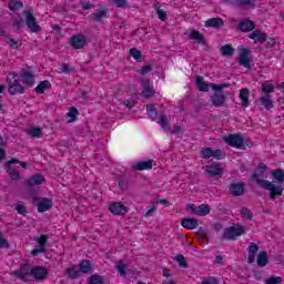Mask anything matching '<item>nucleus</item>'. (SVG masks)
<instances>
[{"instance_id": "13", "label": "nucleus", "mask_w": 284, "mask_h": 284, "mask_svg": "<svg viewBox=\"0 0 284 284\" xmlns=\"http://www.w3.org/2000/svg\"><path fill=\"white\" fill-rule=\"evenodd\" d=\"M141 87L143 89L141 92V95L144 99H152V97H154V94L156 93V91L154 90V87L152 85V83L148 78H143L141 80Z\"/></svg>"}, {"instance_id": "48", "label": "nucleus", "mask_w": 284, "mask_h": 284, "mask_svg": "<svg viewBox=\"0 0 284 284\" xmlns=\"http://www.w3.org/2000/svg\"><path fill=\"white\" fill-rule=\"evenodd\" d=\"M8 45L12 49V50H19V48H21L22 42L21 40H16L14 38H10L8 40Z\"/></svg>"}, {"instance_id": "37", "label": "nucleus", "mask_w": 284, "mask_h": 284, "mask_svg": "<svg viewBox=\"0 0 284 284\" xmlns=\"http://www.w3.org/2000/svg\"><path fill=\"white\" fill-rule=\"evenodd\" d=\"M146 113L149 115V119H151V121H156L159 116V111H156V108H154V104L146 105Z\"/></svg>"}, {"instance_id": "20", "label": "nucleus", "mask_w": 284, "mask_h": 284, "mask_svg": "<svg viewBox=\"0 0 284 284\" xmlns=\"http://www.w3.org/2000/svg\"><path fill=\"white\" fill-rule=\"evenodd\" d=\"M221 150H212V148H204L201 150V156L202 159H217V161H221Z\"/></svg>"}, {"instance_id": "61", "label": "nucleus", "mask_w": 284, "mask_h": 284, "mask_svg": "<svg viewBox=\"0 0 284 284\" xmlns=\"http://www.w3.org/2000/svg\"><path fill=\"white\" fill-rule=\"evenodd\" d=\"M113 3L116 8H125L126 6H130V1L128 0H113Z\"/></svg>"}, {"instance_id": "56", "label": "nucleus", "mask_w": 284, "mask_h": 284, "mask_svg": "<svg viewBox=\"0 0 284 284\" xmlns=\"http://www.w3.org/2000/svg\"><path fill=\"white\" fill-rule=\"evenodd\" d=\"M80 6H81L82 10H92V8H94V4H92V2H90V0H81Z\"/></svg>"}, {"instance_id": "11", "label": "nucleus", "mask_w": 284, "mask_h": 284, "mask_svg": "<svg viewBox=\"0 0 284 284\" xmlns=\"http://www.w3.org/2000/svg\"><path fill=\"white\" fill-rule=\"evenodd\" d=\"M250 54H252V51L247 48H241L240 54L237 57V63L242 65L243 68H246V70H250L252 68V60L250 59Z\"/></svg>"}, {"instance_id": "21", "label": "nucleus", "mask_w": 284, "mask_h": 284, "mask_svg": "<svg viewBox=\"0 0 284 284\" xmlns=\"http://www.w3.org/2000/svg\"><path fill=\"white\" fill-rule=\"evenodd\" d=\"M31 276L36 281H44V278H48V270L43 266H32Z\"/></svg>"}, {"instance_id": "54", "label": "nucleus", "mask_w": 284, "mask_h": 284, "mask_svg": "<svg viewBox=\"0 0 284 284\" xmlns=\"http://www.w3.org/2000/svg\"><path fill=\"white\" fill-rule=\"evenodd\" d=\"M156 212V202H152L151 207L144 213L145 219L152 217V215Z\"/></svg>"}, {"instance_id": "29", "label": "nucleus", "mask_w": 284, "mask_h": 284, "mask_svg": "<svg viewBox=\"0 0 284 284\" xmlns=\"http://www.w3.org/2000/svg\"><path fill=\"white\" fill-rule=\"evenodd\" d=\"M79 272L81 274H92V263L90 260H82L78 265Z\"/></svg>"}, {"instance_id": "46", "label": "nucleus", "mask_w": 284, "mask_h": 284, "mask_svg": "<svg viewBox=\"0 0 284 284\" xmlns=\"http://www.w3.org/2000/svg\"><path fill=\"white\" fill-rule=\"evenodd\" d=\"M115 270L119 272L120 276H125L128 274V266L121 260L118 262Z\"/></svg>"}, {"instance_id": "22", "label": "nucleus", "mask_w": 284, "mask_h": 284, "mask_svg": "<svg viewBox=\"0 0 284 284\" xmlns=\"http://www.w3.org/2000/svg\"><path fill=\"white\" fill-rule=\"evenodd\" d=\"M45 182V178L41 175V173H36L33 176H30L29 179L26 180V184L29 187H34L37 185H43Z\"/></svg>"}, {"instance_id": "32", "label": "nucleus", "mask_w": 284, "mask_h": 284, "mask_svg": "<svg viewBox=\"0 0 284 284\" xmlns=\"http://www.w3.org/2000/svg\"><path fill=\"white\" fill-rule=\"evenodd\" d=\"M257 267H265L270 263V255L267 251H261L256 257Z\"/></svg>"}, {"instance_id": "14", "label": "nucleus", "mask_w": 284, "mask_h": 284, "mask_svg": "<svg viewBox=\"0 0 284 284\" xmlns=\"http://www.w3.org/2000/svg\"><path fill=\"white\" fill-rule=\"evenodd\" d=\"M105 19H110V11L105 7L95 9L94 12L91 14V20L95 23H103Z\"/></svg>"}, {"instance_id": "35", "label": "nucleus", "mask_w": 284, "mask_h": 284, "mask_svg": "<svg viewBox=\"0 0 284 284\" xmlns=\"http://www.w3.org/2000/svg\"><path fill=\"white\" fill-rule=\"evenodd\" d=\"M260 101L265 110H272V108H274V102L272 101L271 94H264V97H262Z\"/></svg>"}, {"instance_id": "44", "label": "nucleus", "mask_w": 284, "mask_h": 284, "mask_svg": "<svg viewBox=\"0 0 284 284\" xmlns=\"http://www.w3.org/2000/svg\"><path fill=\"white\" fill-rule=\"evenodd\" d=\"M129 54L130 57H132V59H134L135 61H141V59H143V53L141 52V50L136 49V48H131L129 50Z\"/></svg>"}, {"instance_id": "38", "label": "nucleus", "mask_w": 284, "mask_h": 284, "mask_svg": "<svg viewBox=\"0 0 284 284\" xmlns=\"http://www.w3.org/2000/svg\"><path fill=\"white\" fill-rule=\"evenodd\" d=\"M8 8L11 12H17V10H21V8H23V2L21 0H10Z\"/></svg>"}, {"instance_id": "16", "label": "nucleus", "mask_w": 284, "mask_h": 284, "mask_svg": "<svg viewBox=\"0 0 284 284\" xmlns=\"http://www.w3.org/2000/svg\"><path fill=\"white\" fill-rule=\"evenodd\" d=\"M20 79L27 88H32V85H34V72L30 69H22L20 72Z\"/></svg>"}, {"instance_id": "5", "label": "nucleus", "mask_w": 284, "mask_h": 284, "mask_svg": "<svg viewBox=\"0 0 284 284\" xmlns=\"http://www.w3.org/2000/svg\"><path fill=\"white\" fill-rule=\"evenodd\" d=\"M9 77H11L7 78L9 93H11L13 97L16 94H26V88L21 85V79L19 78V74L9 73Z\"/></svg>"}, {"instance_id": "53", "label": "nucleus", "mask_w": 284, "mask_h": 284, "mask_svg": "<svg viewBox=\"0 0 284 284\" xmlns=\"http://www.w3.org/2000/svg\"><path fill=\"white\" fill-rule=\"evenodd\" d=\"M175 261L179 263L180 267L187 268V262H185V256H183V254L176 255Z\"/></svg>"}, {"instance_id": "47", "label": "nucleus", "mask_w": 284, "mask_h": 284, "mask_svg": "<svg viewBox=\"0 0 284 284\" xmlns=\"http://www.w3.org/2000/svg\"><path fill=\"white\" fill-rule=\"evenodd\" d=\"M255 0H237L235 8H254Z\"/></svg>"}, {"instance_id": "52", "label": "nucleus", "mask_w": 284, "mask_h": 284, "mask_svg": "<svg viewBox=\"0 0 284 284\" xmlns=\"http://www.w3.org/2000/svg\"><path fill=\"white\" fill-rule=\"evenodd\" d=\"M89 284H103V277L98 274L91 275L89 278Z\"/></svg>"}, {"instance_id": "23", "label": "nucleus", "mask_w": 284, "mask_h": 284, "mask_svg": "<svg viewBox=\"0 0 284 284\" xmlns=\"http://www.w3.org/2000/svg\"><path fill=\"white\" fill-rule=\"evenodd\" d=\"M153 160L138 161L132 165L134 172H143L145 170H152Z\"/></svg>"}, {"instance_id": "58", "label": "nucleus", "mask_w": 284, "mask_h": 284, "mask_svg": "<svg viewBox=\"0 0 284 284\" xmlns=\"http://www.w3.org/2000/svg\"><path fill=\"white\" fill-rule=\"evenodd\" d=\"M201 284H219V278L215 276H209L202 280Z\"/></svg>"}, {"instance_id": "2", "label": "nucleus", "mask_w": 284, "mask_h": 284, "mask_svg": "<svg viewBox=\"0 0 284 284\" xmlns=\"http://www.w3.org/2000/svg\"><path fill=\"white\" fill-rule=\"evenodd\" d=\"M12 165H20V168H22L23 170H28V163L17 158H12L11 160L6 162L7 173L10 176L11 181H19V179H21V172Z\"/></svg>"}, {"instance_id": "8", "label": "nucleus", "mask_w": 284, "mask_h": 284, "mask_svg": "<svg viewBox=\"0 0 284 284\" xmlns=\"http://www.w3.org/2000/svg\"><path fill=\"white\" fill-rule=\"evenodd\" d=\"M186 212L195 216H207V214L212 212V209L209 204H201L197 206L196 204L189 203L186 204Z\"/></svg>"}, {"instance_id": "36", "label": "nucleus", "mask_w": 284, "mask_h": 284, "mask_svg": "<svg viewBox=\"0 0 284 284\" xmlns=\"http://www.w3.org/2000/svg\"><path fill=\"white\" fill-rule=\"evenodd\" d=\"M77 116H79V109H77V106H71L67 113V118L69 119L68 123H74Z\"/></svg>"}, {"instance_id": "41", "label": "nucleus", "mask_w": 284, "mask_h": 284, "mask_svg": "<svg viewBox=\"0 0 284 284\" xmlns=\"http://www.w3.org/2000/svg\"><path fill=\"white\" fill-rule=\"evenodd\" d=\"M158 123L164 131L170 132V130H172V126H170V121H168V118H165V115H161Z\"/></svg>"}, {"instance_id": "33", "label": "nucleus", "mask_w": 284, "mask_h": 284, "mask_svg": "<svg viewBox=\"0 0 284 284\" xmlns=\"http://www.w3.org/2000/svg\"><path fill=\"white\" fill-rule=\"evenodd\" d=\"M50 88H52L50 80H43L36 87L34 92L36 94H44L45 90H50Z\"/></svg>"}, {"instance_id": "57", "label": "nucleus", "mask_w": 284, "mask_h": 284, "mask_svg": "<svg viewBox=\"0 0 284 284\" xmlns=\"http://www.w3.org/2000/svg\"><path fill=\"white\" fill-rule=\"evenodd\" d=\"M16 212H18V214H21V216H26V214H28V207H26L24 204H18L16 206Z\"/></svg>"}, {"instance_id": "6", "label": "nucleus", "mask_w": 284, "mask_h": 284, "mask_svg": "<svg viewBox=\"0 0 284 284\" xmlns=\"http://www.w3.org/2000/svg\"><path fill=\"white\" fill-rule=\"evenodd\" d=\"M243 234H245V229H243V225L236 224L224 230V233L222 234V240L236 241V239H239V236H243Z\"/></svg>"}, {"instance_id": "40", "label": "nucleus", "mask_w": 284, "mask_h": 284, "mask_svg": "<svg viewBox=\"0 0 284 284\" xmlns=\"http://www.w3.org/2000/svg\"><path fill=\"white\" fill-rule=\"evenodd\" d=\"M80 271L77 270V266H71L65 268L64 274H67V276H69L70 278H79V276H81V274L79 273Z\"/></svg>"}, {"instance_id": "18", "label": "nucleus", "mask_w": 284, "mask_h": 284, "mask_svg": "<svg viewBox=\"0 0 284 284\" xmlns=\"http://www.w3.org/2000/svg\"><path fill=\"white\" fill-rule=\"evenodd\" d=\"M204 174H207V176H223V169L221 168V164H209L203 168Z\"/></svg>"}, {"instance_id": "45", "label": "nucleus", "mask_w": 284, "mask_h": 284, "mask_svg": "<svg viewBox=\"0 0 284 284\" xmlns=\"http://www.w3.org/2000/svg\"><path fill=\"white\" fill-rule=\"evenodd\" d=\"M220 50L223 57H232V54H234V48L232 47V44H225L221 47Z\"/></svg>"}, {"instance_id": "63", "label": "nucleus", "mask_w": 284, "mask_h": 284, "mask_svg": "<svg viewBox=\"0 0 284 284\" xmlns=\"http://www.w3.org/2000/svg\"><path fill=\"white\" fill-rule=\"evenodd\" d=\"M21 18H16L12 21V26L13 28H16L17 30H21V28H23V26L21 24Z\"/></svg>"}, {"instance_id": "4", "label": "nucleus", "mask_w": 284, "mask_h": 284, "mask_svg": "<svg viewBox=\"0 0 284 284\" xmlns=\"http://www.w3.org/2000/svg\"><path fill=\"white\" fill-rule=\"evenodd\" d=\"M22 16L24 17V22L27 26V30H29L33 34H38L41 30V26L39 24V20L32 10L22 11Z\"/></svg>"}, {"instance_id": "17", "label": "nucleus", "mask_w": 284, "mask_h": 284, "mask_svg": "<svg viewBox=\"0 0 284 284\" xmlns=\"http://www.w3.org/2000/svg\"><path fill=\"white\" fill-rule=\"evenodd\" d=\"M248 39H251L254 43H265L267 41V33L261 31L260 29L253 30L247 34Z\"/></svg>"}, {"instance_id": "27", "label": "nucleus", "mask_w": 284, "mask_h": 284, "mask_svg": "<svg viewBox=\"0 0 284 284\" xmlns=\"http://www.w3.org/2000/svg\"><path fill=\"white\" fill-rule=\"evenodd\" d=\"M247 250H248L247 263L252 265L254 261H256V254L258 253V244L251 243Z\"/></svg>"}, {"instance_id": "25", "label": "nucleus", "mask_w": 284, "mask_h": 284, "mask_svg": "<svg viewBox=\"0 0 284 284\" xmlns=\"http://www.w3.org/2000/svg\"><path fill=\"white\" fill-rule=\"evenodd\" d=\"M256 29V24L252 20H242L237 26L240 32H253Z\"/></svg>"}, {"instance_id": "49", "label": "nucleus", "mask_w": 284, "mask_h": 284, "mask_svg": "<svg viewBox=\"0 0 284 284\" xmlns=\"http://www.w3.org/2000/svg\"><path fill=\"white\" fill-rule=\"evenodd\" d=\"M265 284H281L283 283V277L281 276H271V277H267L265 281H264Z\"/></svg>"}, {"instance_id": "59", "label": "nucleus", "mask_w": 284, "mask_h": 284, "mask_svg": "<svg viewBox=\"0 0 284 284\" xmlns=\"http://www.w3.org/2000/svg\"><path fill=\"white\" fill-rule=\"evenodd\" d=\"M266 170H267V165L265 163H260L257 165L256 172H254V174H257V176L263 175Z\"/></svg>"}, {"instance_id": "55", "label": "nucleus", "mask_w": 284, "mask_h": 284, "mask_svg": "<svg viewBox=\"0 0 284 284\" xmlns=\"http://www.w3.org/2000/svg\"><path fill=\"white\" fill-rule=\"evenodd\" d=\"M156 14H158V18L160 19V21H168V12H165V10L158 8Z\"/></svg>"}, {"instance_id": "42", "label": "nucleus", "mask_w": 284, "mask_h": 284, "mask_svg": "<svg viewBox=\"0 0 284 284\" xmlns=\"http://www.w3.org/2000/svg\"><path fill=\"white\" fill-rule=\"evenodd\" d=\"M240 214L242 219H245L246 221H252V219H254V213L248 207H242Z\"/></svg>"}, {"instance_id": "34", "label": "nucleus", "mask_w": 284, "mask_h": 284, "mask_svg": "<svg viewBox=\"0 0 284 284\" xmlns=\"http://www.w3.org/2000/svg\"><path fill=\"white\" fill-rule=\"evenodd\" d=\"M240 99L244 108H250V90L247 88H243L240 91Z\"/></svg>"}, {"instance_id": "12", "label": "nucleus", "mask_w": 284, "mask_h": 284, "mask_svg": "<svg viewBox=\"0 0 284 284\" xmlns=\"http://www.w3.org/2000/svg\"><path fill=\"white\" fill-rule=\"evenodd\" d=\"M69 43L73 50H83V48H85L88 43V39L85 38L84 34H81V33L73 34L70 38Z\"/></svg>"}, {"instance_id": "19", "label": "nucleus", "mask_w": 284, "mask_h": 284, "mask_svg": "<svg viewBox=\"0 0 284 284\" xmlns=\"http://www.w3.org/2000/svg\"><path fill=\"white\" fill-rule=\"evenodd\" d=\"M229 192L233 196H243V194H245V183L232 182L229 186Z\"/></svg>"}, {"instance_id": "64", "label": "nucleus", "mask_w": 284, "mask_h": 284, "mask_svg": "<svg viewBox=\"0 0 284 284\" xmlns=\"http://www.w3.org/2000/svg\"><path fill=\"white\" fill-rule=\"evenodd\" d=\"M266 48H274L276 45V39L274 38H268L266 34Z\"/></svg>"}, {"instance_id": "60", "label": "nucleus", "mask_w": 284, "mask_h": 284, "mask_svg": "<svg viewBox=\"0 0 284 284\" xmlns=\"http://www.w3.org/2000/svg\"><path fill=\"white\" fill-rule=\"evenodd\" d=\"M3 247H10V242H8V240L3 237V232L0 231V248Z\"/></svg>"}, {"instance_id": "31", "label": "nucleus", "mask_w": 284, "mask_h": 284, "mask_svg": "<svg viewBox=\"0 0 284 284\" xmlns=\"http://www.w3.org/2000/svg\"><path fill=\"white\" fill-rule=\"evenodd\" d=\"M189 37L190 39H192V41H196V43H200V45H205V43H207V40H205V36H203V33L197 30H192Z\"/></svg>"}, {"instance_id": "15", "label": "nucleus", "mask_w": 284, "mask_h": 284, "mask_svg": "<svg viewBox=\"0 0 284 284\" xmlns=\"http://www.w3.org/2000/svg\"><path fill=\"white\" fill-rule=\"evenodd\" d=\"M109 212L114 216H123L128 214V206H125L123 202H111Z\"/></svg>"}, {"instance_id": "3", "label": "nucleus", "mask_w": 284, "mask_h": 284, "mask_svg": "<svg viewBox=\"0 0 284 284\" xmlns=\"http://www.w3.org/2000/svg\"><path fill=\"white\" fill-rule=\"evenodd\" d=\"M195 84L197 85V90L200 92H210V88L213 90V92H221V90H225V88H230V83H207L205 82V78L202 75H197L195 78Z\"/></svg>"}, {"instance_id": "9", "label": "nucleus", "mask_w": 284, "mask_h": 284, "mask_svg": "<svg viewBox=\"0 0 284 284\" xmlns=\"http://www.w3.org/2000/svg\"><path fill=\"white\" fill-rule=\"evenodd\" d=\"M12 276H16V278H19L23 283H28L29 280L27 276H32V266L28 263L21 264L20 268L12 273Z\"/></svg>"}, {"instance_id": "10", "label": "nucleus", "mask_w": 284, "mask_h": 284, "mask_svg": "<svg viewBox=\"0 0 284 284\" xmlns=\"http://www.w3.org/2000/svg\"><path fill=\"white\" fill-rule=\"evenodd\" d=\"M48 241H50V236L41 234L37 240L39 247L31 251V256H39V254L45 253L48 250Z\"/></svg>"}, {"instance_id": "51", "label": "nucleus", "mask_w": 284, "mask_h": 284, "mask_svg": "<svg viewBox=\"0 0 284 284\" xmlns=\"http://www.w3.org/2000/svg\"><path fill=\"white\" fill-rule=\"evenodd\" d=\"M154 68H152L151 64H145L144 67L139 69L136 72L138 74H141L142 77H144V74H150V72H152Z\"/></svg>"}, {"instance_id": "62", "label": "nucleus", "mask_w": 284, "mask_h": 284, "mask_svg": "<svg viewBox=\"0 0 284 284\" xmlns=\"http://www.w3.org/2000/svg\"><path fill=\"white\" fill-rule=\"evenodd\" d=\"M60 71L62 72V74H70L72 73V68L70 67V64L63 63L60 68Z\"/></svg>"}, {"instance_id": "26", "label": "nucleus", "mask_w": 284, "mask_h": 284, "mask_svg": "<svg viewBox=\"0 0 284 284\" xmlns=\"http://www.w3.org/2000/svg\"><path fill=\"white\" fill-rule=\"evenodd\" d=\"M225 94L222 93H215L211 97V102L214 108H223L225 105Z\"/></svg>"}, {"instance_id": "7", "label": "nucleus", "mask_w": 284, "mask_h": 284, "mask_svg": "<svg viewBox=\"0 0 284 284\" xmlns=\"http://www.w3.org/2000/svg\"><path fill=\"white\" fill-rule=\"evenodd\" d=\"M226 145L230 148H235V150H245V138L241 134H229L223 138Z\"/></svg>"}, {"instance_id": "1", "label": "nucleus", "mask_w": 284, "mask_h": 284, "mask_svg": "<svg viewBox=\"0 0 284 284\" xmlns=\"http://www.w3.org/2000/svg\"><path fill=\"white\" fill-rule=\"evenodd\" d=\"M258 173H253L252 179L257 183V185H261L263 190H267L270 193V199L274 201L276 196H283L284 186L283 185H275L273 182L267 180H261L258 178Z\"/></svg>"}, {"instance_id": "50", "label": "nucleus", "mask_w": 284, "mask_h": 284, "mask_svg": "<svg viewBox=\"0 0 284 284\" xmlns=\"http://www.w3.org/2000/svg\"><path fill=\"white\" fill-rule=\"evenodd\" d=\"M262 92L264 94H272V92H274V84L267 83V82L263 83L262 84Z\"/></svg>"}, {"instance_id": "28", "label": "nucleus", "mask_w": 284, "mask_h": 284, "mask_svg": "<svg viewBox=\"0 0 284 284\" xmlns=\"http://www.w3.org/2000/svg\"><path fill=\"white\" fill-rule=\"evenodd\" d=\"M181 225L185 230H196V227H199V220L192 217H184L181 222Z\"/></svg>"}, {"instance_id": "39", "label": "nucleus", "mask_w": 284, "mask_h": 284, "mask_svg": "<svg viewBox=\"0 0 284 284\" xmlns=\"http://www.w3.org/2000/svg\"><path fill=\"white\" fill-rule=\"evenodd\" d=\"M272 176L274 181L277 183H283L284 182V171L283 169H275L272 171Z\"/></svg>"}, {"instance_id": "43", "label": "nucleus", "mask_w": 284, "mask_h": 284, "mask_svg": "<svg viewBox=\"0 0 284 284\" xmlns=\"http://www.w3.org/2000/svg\"><path fill=\"white\" fill-rule=\"evenodd\" d=\"M29 134L33 139H41L43 136V129H41L39 126L31 128L29 130Z\"/></svg>"}, {"instance_id": "30", "label": "nucleus", "mask_w": 284, "mask_h": 284, "mask_svg": "<svg viewBox=\"0 0 284 284\" xmlns=\"http://www.w3.org/2000/svg\"><path fill=\"white\" fill-rule=\"evenodd\" d=\"M205 28H223L225 26V21L221 18H210L204 22Z\"/></svg>"}, {"instance_id": "24", "label": "nucleus", "mask_w": 284, "mask_h": 284, "mask_svg": "<svg viewBox=\"0 0 284 284\" xmlns=\"http://www.w3.org/2000/svg\"><path fill=\"white\" fill-rule=\"evenodd\" d=\"M37 207H38L39 214H43V212H48L49 210L52 209V199L42 197L38 202Z\"/></svg>"}]
</instances>
